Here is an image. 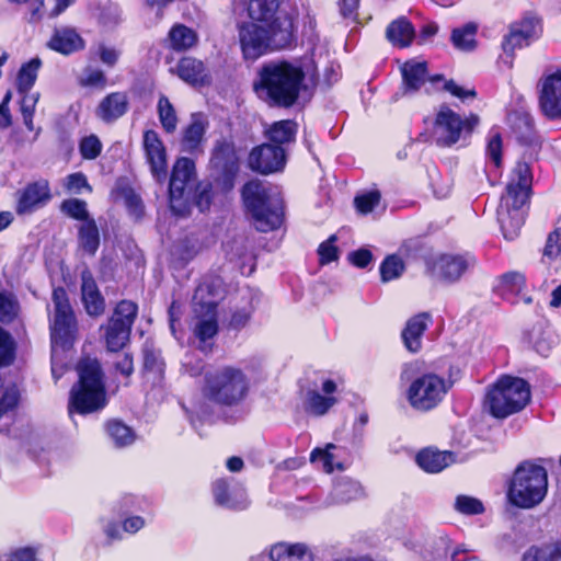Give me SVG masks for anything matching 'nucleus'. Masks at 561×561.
Segmentation results:
<instances>
[{
	"label": "nucleus",
	"instance_id": "1",
	"mask_svg": "<svg viewBox=\"0 0 561 561\" xmlns=\"http://www.w3.org/2000/svg\"><path fill=\"white\" fill-rule=\"evenodd\" d=\"M305 77L299 62L273 60L262 65L253 88L257 96L266 103L289 107L298 100Z\"/></svg>",
	"mask_w": 561,
	"mask_h": 561
},
{
	"label": "nucleus",
	"instance_id": "2",
	"mask_svg": "<svg viewBox=\"0 0 561 561\" xmlns=\"http://www.w3.org/2000/svg\"><path fill=\"white\" fill-rule=\"evenodd\" d=\"M242 198L259 231L268 232L280 227L284 217L279 191L268 183L252 180L244 184Z\"/></svg>",
	"mask_w": 561,
	"mask_h": 561
},
{
	"label": "nucleus",
	"instance_id": "3",
	"mask_svg": "<svg viewBox=\"0 0 561 561\" xmlns=\"http://www.w3.org/2000/svg\"><path fill=\"white\" fill-rule=\"evenodd\" d=\"M239 41L245 59L255 60L268 50L287 47L293 41V21L285 20L277 28L256 22L239 24Z\"/></svg>",
	"mask_w": 561,
	"mask_h": 561
},
{
	"label": "nucleus",
	"instance_id": "4",
	"mask_svg": "<svg viewBox=\"0 0 561 561\" xmlns=\"http://www.w3.org/2000/svg\"><path fill=\"white\" fill-rule=\"evenodd\" d=\"M79 382L70 393L69 413H92L106 404L102 371L96 359L83 358L78 364Z\"/></svg>",
	"mask_w": 561,
	"mask_h": 561
},
{
	"label": "nucleus",
	"instance_id": "5",
	"mask_svg": "<svg viewBox=\"0 0 561 561\" xmlns=\"http://www.w3.org/2000/svg\"><path fill=\"white\" fill-rule=\"evenodd\" d=\"M250 380L245 373L233 366H222L205 376L204 394L214 403L232 407L248 396Z\"/></svg>",
	"mask_w": 561,
	"mask_h": 561
},
{
	"label": "nucleus",
	"instance_id": "6",
	"mask_svg": "<svg viewBox=\"0 0 561 561\" xmlns=\"http://www.w3.org/2000/svg\"><path fill=\"white\" fill-rule=\"evenodd\" d=\"M548 492V474L543 467L530 462L518 466L507 492L511 504L523 510L539 505Z\"/></svg>",
	"mask_w": 561,
	"mask_h": 561
},
{
	"label": "nucleus",
	"instance_id": "7",
	"mask_svg": "<svg viewBox=\"0 0 561 561\" xmlns=\"http://www.w3.org/2000/svg\"><path fill=\"white\" fill-rule=\"evenodd\" d=\"M529 399L530 390L524 379L503 376L488 389L484 407L493 416L504 419L524 409Z\"/></svg>",
	"mask_w": 561,
	"mask_h": 561
},
{
	"label": "nucleus",
	"instance_id": "8",
	"mask_svg": "<svg viewBox=\"0 0 561 561\" xmlns=\"http://www.w3.org/2000/svg\"><path fill=\"white\" fill-rule=\"evenodd\" d=\"M533 175L528 163L519 161L512 171L511 180L506 186V195L503 196L507 207H511L515 214L508 219L501 218V226L504 238L515 239L523 225V218L517 213L528 201L530 194Z\"/></svg>",
	"mask_w": 561,
	"mask_h": 561
},
{
	"label": "nucleus",
	"instance_id": "9",
	"mask_svg": "<svg viewBox=\"0 0 561 561\" xmlns=\"http://www.w3.org/2000/svg\"><path fill=\"white\" fill-rule=\"evenodd\" d=\"M51 301L50 337L53 354H55L58 347L65 350L73 343L77 334V322L64 288L54 289Z\"/></svg>",
	"mask_w": 561,
	"mask_h": 561
},
{
	"label": "nucleus",
	"instance_id": "10",
	"mask_svg": "<svg viewBox=\"0 0 561 561\" xmlns=\"http://www.w3.org/2000/svg\"><path fill=\"white\" fill-rule=\"evenodd\" d=\"M450 387L451 382L440 375L425 373L410 383L408 401L417 411H430L443 401Z\"/></svg>",
	"mask_w": 561,
	"mask_h": 561
},
{
	"label": "nucleus",
	"instance_id": "11",
	"mask_svg": "<svg viewBox=\"0 0 561 561\" xmlns=\"http://www.w3.org/2000/svg\"><path fill=\"white\" fill-rule=\"evenodd\" d=\"M478 123L477 115L462 118L448 106L442 105L436 113L433 137L438 146L450 147L460 140L463 133H471Z\"/></svg>",
	"mask_w": 561,
	"mask_h": 561
},
{
	"label": "nucleus",
	"instance_id": "12",
	"mask_svg": "<svg viewBox=\"0 0 561 561\" xmlns=\"http://www.w3.org/2000/svg\"><path fill=\"white\" fill-rule=\"evenodd\" d=\"M137 310V305L129 300H123L116 306L105 332V343L110 352H118L128 342Z\"/></svg>",
	"mask_w": 561,
	"mask_h": 561
},
{
	"label": "nucleus",
	"instance_id": "13",
	"mask_svg": "<svg viewBox=\"0 0 561 561\" xmlns=\"http://www.w3.org/2000/svg\"><path fill=\"white\" fill-rule=\"evenodd\" d=\"M195 182V164L188 158H180L173 165L169 194L171 209L183 214L186 209L190 190Z\"/></svg>",
	"mask_w": 561,
	"mask_h": 561
},
{
	"label": "nucleus",
	"instance_id": "14",
	"mask_svg": "<svg viewBox=\"0 0 561 561\" xmlns=\"http://www.w3.org/2000/svg\"><path fill=\"white\" fill-rule=\"evenodd\" d=\"M209 294V286L202 284L196 288L193 298L196 317L194 333L201 342L213 339L218 332L216 300L207 299L206 296Z\"/></svg>",
	"mask_w": 561,
	"mask_h": 561
},
{
	"label": "nucleus",
	"instance_id": "15",
	"mask_svg": "<svg viewBox=\"0 0 561 561\" xmlns=\"http://www.w3.org/2000/svg\"><path fill=\"white\" fill-rule=\"evenodd\" d=\"M539 85V107L542 114L550 119L561 117V70L542 77Z\"/></svg>",
	"mask_w": 561,
	"mask_h": 561
},
{
	"label": "nucleus",
	"instance_id": "16",
	"mask_svg": "<svg viewBox=\"0 0 561 561\" xmlns=\"http://www.w3.org/2000/svg\"><path fill=\"white\" fill-rule=\"evenodd\" d=\"M285 150L280 146L264 144L254 148L249 157L252 170L270 174L282 170L285 165Z\"/></svg>",
	"mask_w": 561,
	"mask_h": 561
},
{
	"label": "nucleus",
	"instance_id": "17",
	"mask_svg": "<svg viewBox=\"0 0 561 561\" xmlns=\"http://www.w3.org/2000/svg\"><path fill=\"white\" fill-rule=\"evenodd\" d=\"M50 199L49 184L46 180H39L27 184L18 192L15 210L19 215L34 211Z\"/></svg>",
	"mask_w": 561,
	"mask_h": 561
},
{
	"label": "nucleus",
	"instance_id": "18",
	"mask_svg": "<svg viewBox=\"0 0 561 561\" xmlns=\"http://www.w3.org/2000/svg\"><path fill=\"white\" fill-rule=\"evenodd\" d=\"M249 22L261 23L271 28H277V24L285 20H291L279 11V0H249Z\"/></svg>",
	"mask_w": 561,
	"mask_h": 561
},
{
	"label": "nucleus",
	"instance_id": "19",
	"mask_svg": "<svg viewBox=\"0 0 561 561\" xmlns=\"http://www.w3.org/2000/svg\"><path fill=\"white\" fill-rule=\"evenodd\" d=\"M144 149L153 178L158 182L164 181L167 178V153L156 131L147 130L144 134Z\"/></svg>",
	"mask_w": 561,
	"mask_h": 561
},
{
	"label": "nucleus",
	"instance_id": "20",
	"mask_svg": "<svg viewBox=\"0 0 561 561\" xmlns=\"http://www.w3.org/2000/svg\"><path fill=\"white\" fill-rule=\"evenodd\" d=\"M473 260L462 255L442 254L432 265L433 274L447 282H455L461 277Z\"/></svg>",
	"mask_w": 561,
	"mask_h": 561
},
{
	"label": "nucleus",
	"instance_id": "21",
	"mask_svg": "<svg viewBox=\"0 0 561 561\" xmlns=\"http://www.w3.org/2000/svg\"><path fill=\"white\" fill-rule=\"evenodd\" d=\"M321 390L324 394H321L318 390H309L306 394V410L311 414L323 415L337 401L333 397V393L336 391V383L333 380H324Z\"/></svg>",
	"mask_w": 561,
	"mask_h": 561
},
{
	"label": "nucleus",
	"instance_id": "22",
	"mask_svg": "<svg viewBox=\"0 0 561 561\" xmlns=\"http://www.w3.org/2000/svg\"><path fill=\"white\" fill-rule=\"evenodd\" d=\"M401 73L405 92L417 91L426 81L434 83L442 80V76L428 77L426 62L414 59L402 65Z\"/></svg>",
	"mask_w": 561,
	"mask_h": 561
},
{
	"label": "nucleus",
	"instance_id": "23",
	"mask_svg": "<svg viewBox=\"0 0 561 561\" xmlns=\"http://www.w3.org/2000/svg\"><path fill=\"white\" fill-rule=\"evenodd\" d=\"M129 107V100L125 92H112L99 103L95 114L105 122L112 123L122 117Z\"/></svg>",
	"mask_w": 561,
	"mask_h": 561
},
{
	"label": "nucleus",
	"instance_id": "24",
	"mask_svg": "<svg viewBox=\"0 0 561 561\" xmlns=\"http://www.w3.org/2000/svg\"><path fill=\"white\" fill-rule=\"evenodd\" d=\"M214 496L217 504L241 510L247 506V494L243 488L234 484L230 486L225 480L214 483Z\"/></svg>",
	"mask_w": 561,
	"mask_h": 561
},
{
	"label": "nucleus",
	"instance_id": "25",
	"mask_svg": "<svg viewBox=\"0 0 561 561\" xmlns=\"http://www.w3.org/2000/svg\"><path fill=\"white\" fill-rule=\"evenodd\" d=\"M48 47L64 55H69L84 47V41L71 27H60L54 31Z\"/></svg>",
	"mask_w": 561,
	"mask_h": 561
},
{
	"label": "nucleus",
	"instance_id": "26",
	"mask_svg": "<svg viewBox=\"0 0 561 561\" xmlns=\"http://www.w3.org/2000/svg\"><path fill=\"white\" fill-rule=\"evenodd\" d=\"M273 561H313V554L306 543L278 542L270 551Z\"/></svg>",
	"mask_w": 561,
	"mask_h": 561
},
{
	"label": "nucleus",
	"instance_id": "27",
	"mask_svg": "<svg viewBox=\"0 0 561 561\" xmlns=\"http://www.w3.org/2000/svg\"><path fill=\"white\" fill-rule=\"evenodd\" d=\"M82 301L90 316H100L103 313L105 305L94 279L88 271L82 273L81 284Z\"/></svg>",
	"mask_w": 561,
	"mask_h": 561
},
{
	"label": "nucleus",
	"instance_id": "28",
	"mask_svg": "<svg viewBox=\"0 0 561 561\" xmlns=\"http://www.w3.org/2000/svg\"><path fill=\"white\" fill-rule=\"evenodd\" d=\"M176 75L190 84H204L208 80V73L204 64L192 57L182 58L175 67Z\"/></svg>",
	"mask_w": 561,
	"mask_h": 561
},
{
	"label": "nucleus",
	"instance_id": "29",
	"mask_svg": "<svg viewBox=\"0 0 561 561\" xmlns=\"http://www.w3.org/2000/svg\"><path fill=\"white\" fill-rule=\"evenodd\" d=\"M417 465L427 472H439L454 462V456L448 451L426 448L416 456Z\"/></svg>",
	"mask_w": 561,
	"mask_h": 561
},
{
	"label": "nucleus",
	"instance_id": "30",
	"mask_svg": "<svg viewBox=\"0 0 561 561\" xmlns=\"http://www.w3.org/2000/svg\"><path fill=\"white\" fill-rule=\"evenodd\" d=\"M427 319L425 313L411 318L402 332L404 345L412 353L421 350V336L427 328Z\"/></svg>",
	"mask_w": 561,
	"mask_h": 561
},
{
	"label": "nucleus",
	"instance_id": "31",
	"mask_svg": "<svg viewBox=\"0 0 561 561\" xmlns=\"http://www.w3.org/2000/svg\"><path fill=\"white\" fill-rule=\"evenodd\" d=\"M206 124L199 115H193L190 125L185 128L182 139V145L185 151L194 152L199 149Z\"/></svg>",
	"mask_w": 561,
	"mask_h": 561
},
{
	"label": "nucleus",
	"instance_id": "32",
	"mask_svg": "<svg viewBox=\"0 0 561 561\" xmlns=\"http://www.w3.org/2000/svg\"><path fill=\"white\" fill-rule=\"evenodd\" d=\"M297 124L294 121L285 119L275 122L266 130L267 138L276 146H283L295 140Z\"/></svg>",
	"mask_w": 561,
	"mask_h": 561
},
{
	"label": "nucleus",
	"instance_id": "33",
	"mask_svg": "<svg viewBox=\"0 0 561 561\" xmlns=\"http://www.w3.org/2000/svg\"><path fill=\"white\" fill-rule=\"evenodd\" d=\"M386 35L393 45L405 47L414 37V28L408 20L401 18L387 27Z\"/></svg>",
	"mask_w": 561,
	"mask_h": 561
},
{
	"label": "nucleus",
	"instance_id": "34",
	"mask_svg": "<svg viewBox=\"0 0 561 561\" xmlns=\"http://www.w3.org/2000/svg\"><path fill=\"white\" fill-rule=\"evenodd\" d=\"M169 41L174 50H185L196 44L197 35L192 28L176 24L169 32Z\"/></svg>",
	"mask_w": 561,
	"mask_h": 561
},
{
	"label": "nucleus",
	"instance_id": "35",
	"mask_svg": "<svg viewBox=\"0 0 561 561\" xmlns=\"http://www.w3.org/2000/svg\"><path fill=\"white\" fill-rule=\"evenodd\" d=\"M79 243L89 254L93 255L96 252L100 244V233L93 219L81 224L79 228Z\"/></svg>",
	"mask_w": 561,
	"mask_h": 561
},
{
	"label": "nucleus",
	"instance_id": "36",
	"mask_svg": "<svg viewBox=\"0 0 561 561\" xmlns=\"http://www.w3.org/2000/svg\"><path fill=\"white\" fill-rule=\"evenodd\" d=\"M534 36L535 30L529 24L523 25L519 28H513L505 38L503 48L506 53L512 54L516 48L527 46Z\"/></svg>",
	"mask_w": 561,
	"mask_h": 561
},
{
	"label": "nucleus",
	"instance_id": "37",
	"mask_svg": "<svg viewBox=\"0 0 561 561\" xmlns=\"http://www.w3.org/2000/svg\"><path fill=\"white\" fill-rule=\"evenodd\" d=\"M41 65L39 58H33L21 67L18 75V90L20 93H27L34 85Z\"/></svg>",
	"mask_w": 561,
	"mask_h": 561
},
{
	"label": "nucleus",
	"instance_id": "38",
	"mask_svg": "<svg viewBox=\"0 0 561 561\" xmlns=\"http://www.w3.org/2000/svg\"><path fill=\"white\" fill-rule=\"evenodd\" d=\"M333 495L336 501L346 503L359 499L363 495V490L357 481L345 478L334 485Z\"/></svg>",
	"mask_w": 561,
	"mask_h": 561
},
{
	"label": "nucleus",
	"instance_id": "39",
	"mask_svg": "<svg viewBox=\"0 0 561 561\" xmlns=\"http://www.w3.org/2000/svg\"><path fill=\"white\" fill-rule=\"evenodd\" d=\"M522 561H561V545L531 547L523 554Z\"/></svg>",
	"mask_w": 561,
	"mask_h": 561
},
{
	"label": "nucleus",
	"instance_id": "40",
	"mask_svg": "<svg viewBox=\"0 0 561 561\" xmlns=\"http://www.w3.org/2000/svg\"><path fill=\"white\" fill-rule=\"evenodd\" d=\"M159 119L167 133H174L178 126V117L175 110L169 99L164 95L158 101Z\"/></svg>",
	"mask_w": 561,
	"mask_h": 561
},
{
	"label": "nucleus",
	"instance_id": "41",
	"mask_svg": "<svg viewBox=\"0 0 561 561\" xmlns=\"http://www.w3.org/2000/svg\"><path fill=\"white\" fill-rule=\"evenodd\" d=\"M335 449V445L328 444L324 448H316L310 455L311 462H320L321 468L327 473H331L334 468H341V465L335 462V457L332 450Z\"/></svg>",
	"mask_w": 561,
	"mask_h": 561
},
{
	"label": "nucleus",
	"instance_id": "42",
	"mask_svg": "<svg viewBox=\"0 0 561 561\" xmlns=\"http://www.w3.org/2000/svg\"><path fill=\"white\" fill-rule=\"evenodd\" d=\"M476 31L477 26L471 23L461 28H455L451 35L454 45L462 50L472 49L474 47Z\"/></svg>",
	"mask_w": 561,
	"mask_h": 561
},
{
	"label": "nucleus",
	"instance_id": "43",
	"mask_svg": "<svg viewBox=\"0 0 561 561\" xmlns=\"http://www.w3.org/2000/svg\"><path fill=\"white\" fill-rule=\"evenodd\" d=\"M107 433L117 446H126L134 442L133 431L118 421L108 422Z\"/></svg>",
	"mask_w": 561,
	"mask_h": 561
},
{
	"label": "nucleus",
	"instance_id": "44",
	"mask_svg": "<svg viewBox=\"0 0 561 561\" xmlns=\"http://www.w3.org/2000/svg\"><path fill=\"white\" fill-rule=\"evenodd\" d=\"M404 270L403 261L397 255H389L380 265L382 282H390L398 278Z\"/></svg>",
	"mask_w": 561,
	"mask_h": 561
},
{
	"label": "nucleus",
	"instance_id": "45",
	"mask_svg": "<svg viewBox=\"0 0 561 561\" xmlns=\"http://www.w3.org/2000/svg\"><path fill=\"white\" fill-rule=\"evenodd\" d=\"M525 287V277L519 272H508L502 275L500 279V288L503 294L517 295Z\"/></svg>",
	"mask_w": 561,
	"mask_h": 561
},
{
	"label": "nucleus",
	"instance_id": "46",
	"mask_svg": "<svg viewBox=\"0 0 561 561\" xmlns=\"http://www.w3.org/2000/svg\"><path fill=\"white\" fill-rule=\"evenodd\" d=\"M20 311L16 299L9 293L0 290V321L11 322Z\"/></svg>",
	"mask_w": 561,
	"mask_h": 561
},
{
	"label": "nucleus",
	"instance_id": "47",
	"mask_svg": "<svg viewBox=\"0 0 561 561\" xmlns=\"http://www.w3.org/2000/svg\"><path fill=\"white\" fill-rule=\"evenodd\" d=\"M61 210L69 217L77 220H81L82 222H85L87 220H92V218L89 217L87 203L81 199L71 198L65 201L61 204Z\"/></svg>",
	"mask_w": 561,
	"mask_h": 561
},
{
	"label": "nucleus",
	"instance_id": "48",
	"mask_svg": "<svg viewBox=\"0 0 561 561\" xmlns=\"http://www.w3.org/2000/svg\"><path fill=\"white\" fill-rule=\"evenodd\" d=\"M144 367L147 371L161 376L164 363L160 356V352L153 347L146 346L144 350Z\"/></svg>",
	"mask_w": 561,
	"mask_h": 561
},
{
	"label": "nucleus",
	"instance_id": "49",
	"mask_svg": "<svg viewBox=\"0 0 561 561\" xmlns=\"http://www.w3.org/2000/svg\"><path fill=\"white\" fill-rule=\"evenodd\" d=\"M379 202L380 194L378 191H370L364 193L359 196H356L354 199L356 209L363 215L371 213L375 209V207L379 204Z\"/></svg>",
	"mask_w": 561,
	"mask_h": 561
},
{
	"label": "nucleus",
	"instance_id": "50",
	"mask_svg": "<svg viewBox=\"0 0 561 561\" xmlns=\"http://www.w3.org/2000/svg\"><path fill=\"white\" fill-rule=\"evenodd\" d=\"M455 507L458 512L467 515L481 514L484 511L480 500L468 495H459L456 499Z\"/></svg>",
	"mask_w": 561,
	"mask_h": 561
},
{
	"label": "nucleus",
	"instance_id": "51",
	"mask_svg": "<svg viewBox=\"0 0 561 561\" xmlns=\"http://www.w3.org/2000/svg\"><path fill=\"white\" fill-rule=\"evenodd\" d=\"M65 186L73 194H80L82 193V190L91 192V186L88 183L87 176L80 172L68 175L65 180Z\"/></svg>",
	"mask_w": 561,
	"mask_h": 561
},
{
	"label": "nucleus",
	"instance_id": "52",
	"mask_svg": "<svg viewBox=\"0 0 561 561\" xmlns=\"http://www.w3.org/2000/svg\"><path fill=\"white\" fill-rule=\"evenodd\" d=\"M102 149V144L94 135L88 136L82 139L80 144V151L85 159H95Z\"/></svg>",
	"mask_w": 561,
	"mask_h": 561
},
{
	"label": "nucleus",
	"instance_id": "53",
	"mask_svg": "<svg viewBox=\"0 0 561 561\" xmlns=\"http://www.w3.org/2000/svg\"><path fill=\"white\" fill-rule=\"evenodd\" d=\"M486 154L489 159L494 163L495 167L502 164V138L499 134H493L486 146Z\"/></svg>",
	"mask_w": 561,
	"mask_h": 561
},
{
	"label": "nucleus",
	"instance_id": "54",
	"mask_svg": "<svg viewBox=\"0 0 561 561\" xmlns=\"http://www.w3.org/2000/svg\"><path fill=\"white\" fill-rule=\"evenodd\" d=\"M105 76L100 69L88 68L80 78V84L83 87H104Z\"/></svg>",
	"mask_w": 561,
	"mask_h": 561
},
{
	"label": "nucleus",
	"instance_id": "55",
	"mask_svg": "<svg viewBox=\"0 0 561 561\" xmlns=\"http://www.w3.org/2000/svg\"><path fill=\"white\" fill-rule=\"evenodd\" d=\"M334 240L335 237L332 236L329 240L320 244L318 252L320 255L321 263H330L336 260L337 249L333 244Z\"/></svg>",
	"mask_w": 561,
	"mask_h": 561
},
{
	"label": "nucleus",
	"instance_id": "56",
	"mask_svg": "<svg viewBox=\"0 0 561 561\" xmlns=\"http://www.w3.org/2000/svg\"><path fill=\"white\" fill-rule=\"evenodd\" d=\"M444 90L460 100H466L468 98L474 99L477 95L473 89H465L463 87L457 84L454 80L445 81Z\"/></svg>",
	"mask_w": 561,
	"mask_h": 561
},
{
	"label": "nucleus",
	"instance_id": "57",
	"mask_svg": "<svg viewBox=\"0 0 561 561\" xmlns=\"http://www.w3.org/2000/svg\"><path fill=\"white\" fill-rule=\"evenodd\" d=\"M37 550L33 547H23L13 550L5 557V561H35Z\"/></svg>",
	"mask_w": 561,
	"mask_h": 561
},
{
	"label": "nucleus",
	"instance_id": "58",
	"mask_svg": "<svg viewBox=\"0 0 561 561\" xmlns=\"http://www.w3.org/2000/svg\"><path fill=\"white\" fill-rule=\"evenodd\" d=\"M360 0H339L340 13L343 19L355 22Z\"/></svg>",
	"mask_w": 561,
	"mask_h": 561
},
{
	"label": "nucleus",
	"instance_id": "59",
	"mask_svg": "<svg viewBox=\"0 0 561 561\" xmlns=\"http://www.w3.org/2000/svg\"><path fill=\"white\" fill-rule=\"evenodd\" d=\"M115 369L123 376L128 377L134 371L133 358L129 354H118L114 362Z\"/></svg>",
	"mask_w": 561,
	"mask_h": 561
},
{
	"label": "nucleus",
	"instance_id": "60",
	"mask_svg": "<svg viewBox=\"0 0 561 561\" xmlns=\"http://www.w3.org/2000/svg\"><path fill=\"white\" fill-rule=\"evenodd\" d=\"M24 94L25 95L23 96L22 104H21L22 116L23 117L24 116H34L35 107L38 102L39 94L38 93H32V94L24 93Z\"/></svg>",
	"mask_w": 561,
	"mask_h": 561
},
{
	"label": "nucleus",
	"instance_id": "61",
	"mask_svg": "<svg viewBox=\"0 0 561 561\" xmlns=\"http://www.w3.org/2000/svg\"><path fill=\"white\" fill-rule=\"evenodd\" d=\"M560 252V232L554 231L548 236L543 254L548 257H556Z\"/></svg>",
	"mask_w": 561,
	"mask_h": 561
},
{
	"label": "nucleus",
	"instance_id": "62",
	"mask_svg": "<svg viewBox=\"0 0 561 561\" xmlns=\"http://www.w3.org/2000/svg\"><path fill=\"white\" fill-rule=\"evenodd\" d=\"M12 99L11 91H8L0 103V128H7L11 125V114L9 103Z\"/></svg>",
	"mask_w": 561,
	"mask_h": 561
},
{
	"label": "nucleus",
	"instance_id": "63",
	"mask_svg": "<svg viewBox=\"0 0 561 561\" xmlns=\"http://www.w3.org/2000/svg\"><path fill=\"white\" fill-rule=\"evenodd\" d=\"M42 129L41 127H37V130H36V134H34L32 137H25L24 135H22V133L20 131H14L11 136V141L13 144V146L15 147V149H21L23 147H25L26 145H33L39 134H41Z\"/></svg>",
	"mask_w": 561,
	"mask_h": 561
},
{
	"label": "nucleus",
	"instance_id": "64",
	"mask_svg": "<svg viewBox=\"0 0 561 561\" xmlns=\"http://www.w3.org/2000/svg\"><path fill=\"white\" fill-rule=\"evenodd\" d=\"M373 255L369 250L360 249L350 254V261L357 267H366L371 262Z\"/></svg>",
	"mask_w": 561,
	"mask_h": 561
}]
</instances>
